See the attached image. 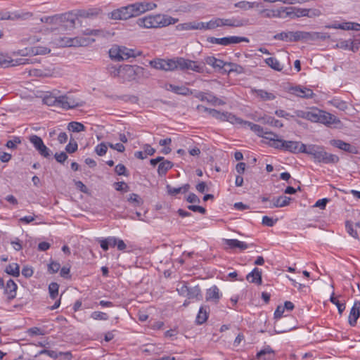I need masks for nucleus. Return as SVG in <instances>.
<instances>
[{
	"instance_id": "f257e3e1",
	"label": "nucleus",
	"mask_w": 360,
	"mask_h": 360,
	"mask_svg": "<svg viewBox=\"0 0 360 360\" xmlns=\"http://www.w3.org/2000/svg\"><path fill=\"white\" fill-rule=\"evenodd\" d=\"M177 19L162 14L149 15L138 18L136 24L139 27L146 29L158 28L175 24Z\"/></svg>"
},
{
	"instance_id": "f03ea898",
	"label": "nucleus",
	"mask_w": 360,
	"mask_h": 360,
	"mask_svg": "<svg viewBox=\"0 0 360 360\" xmlns=\"http://www.w3.org/2000/svg\"><path fill=\"white\" fill-rule=\"evenodd\" d=\"M303 153L312 156L314 160L318 162L329 164L337 163L339 161L338 155L326 152L323 147L319 145H305V150Z\"/></svg>"
},
{
	"instance_id": "7ed1b4c3",
	"label": "nucleus",
	"mask_w": 360,
	"mask_h": 360,
	"mask_svg": "<svg viewBox=\"0 0 360 360\" xmlns=\"http://www.w3.org/2000/svg\"><path fill=\"white\" fill-rule=\"evenodd\" d=\"M120 78L122 82H131L141 78H148V72L143 68L138 65H124L121 67Z\"/></svg>"
},
{
	"instance_id": "20e7f679",
	"label": "nucleus",
	"mask_w": 360,
	"mask_h": 360,
	"mask_svg": "<svg viewBox=\"0 0 360 360\" xmlns=\"http://www.w3.org/2000/svg\"><path fill=\"white\" fill-rule=\"evenodd\" d=\"M132 17H136L141 14L152 11L157 7L156 4L152 1H138L129 4Z\"/></svg>"
},
{
	"instance_id": "39448f33",
	"label": "nucleus",
	"mask_w": 360,
	"mask_h": 360,
	"mask_svg": "<svg viewBox=\"0 0 360 360\" xmlns=\"http://www.w3.org/2000/svg\"><path fill=\"white\" fill-rule=\"evenodd\" d=\"M59 107L68 110L84 105V102L79 98H74L70 93L58 96Z\"/></svg>"
},
{
	"instance_id": "423d86ee",
	"label": "nucleus",
	"mask_w": 360,
	"mask_h": 360,
	"mask_svg": "<svg viewBox=\"0 0 360 360\" xmlns=\"http://www.w3.org/2000/svg\"><path fill=\"white\" fill-rule=\"evenodd\" d=\"M177 65L179 69L183 71L192 70L195 72L201 73L204 70V66L198 64L197 62L182 57L177 58Z\"/></svg>"
},
{
	"instance_id": "0eeeda50",
	"label": "nucleus",
	"mask_w": 360,
	"mask_h": 360,
	"mask_svg": "<svg viewBox=\"0 0 360 360\" xmlns=\"http://www.w3.org/2000/svg\"><path fill=\"white\" fill-rule=\"evenodd\" d=\"M207 41L212 44H217L222 46H229L232 44L249 42V39L245 37L231 36L223 38L209 37L207 39Z\"/></svg>"
},
{
	"instance_id": "6e6552de",
	"label": "nucleus",
	"mask_w": 360,
	"mask_h": 360,
	"mask_svg": "<svg viewBox=\"0 0 360 360\" xmlns=\"http://www.w3.org/2000/svg\"><path fill=\"white\" fill-rule=\"evenodd\" d=\"M304 35L305 34H303V31L282 32L275 34L274 39L286 42H292L303 40Z\"/></svg>"
},
{
	"instance_id": "1a4fd4ad",
	"label": "nucleus",
	"mask_w": 360,
	"mask_h": 360,
	"mask_svg": "<svg viewBox=\"0 0 360 360\" xmlns=\"http://www.w3.org/2000/svg\"><path fill=\"white\" fill-rule=\"evenodd\" d=\"M108 18L115 20H126L133 17L129 6L127 5L108 13Z\"/></svg>"
},
{
	"instance_id": "9d476101",
	"label": "nucleus",
	"mask_w": 360,
	"mask_h": 360,
	"mask_svg": "<svg viewBox=\"0 0 360 360\" xmlns=\"http://www.w3.org/2000/svg\"><path fill=\"white\" fill-rule=\"evenodd\" d=\"M103 14V9L100 7H91L84 9L77 10L75 13L77 18L95 19Z\"/></svg>"
},
{
	"instance_id": "9b49d317",
	"label": "nucleus",
	"mask_w": 360,
	"mask_h": 360,
	"mask_svg": "<svg viewBox=\"0 0 360 360\" xmlns=\"http://www.w3.org/2000/svg\"><path fill=\"white\" fill-rule=\"evenodd\" d=\"M29 140L41 156L44 158L50 156V150L45 146L41 137L37 135H32L30 136Z\"/></svg>"
},
{
	"instance_id": "f8f14e48",
	"label": "nucleus",
	"mask_w": 360,
	"mask_h": 360,
	"mask_svg": "<svg viewBox=\"0 0 360 360\" xmlns=\"http://www.w3.org/2000/svg\"><path fill=\"white\" fill-rule=\"evenodd\" d=\"M289 93L302 98H311L314 96L311 89L300 85L291 86Z\"/></svg>"
},
{
	"instance_id": "ddd939ff",
	"label": "nucleus",
	"mask_w": 360,
	"mask_h": 360,
	"mask_svg": "<svg viewBox=\"0 0 360 360\" xmlns=\"http://www.w3.org/2000/svg\"><path fill=\"white\" fill-rule=\"evenodd\" d=\"M305 150V144L300 141H285L284 142V151H288L292 153H303Z\"/></svg>"
},
{
	"instance_id": "4468645a",
	"label": "nucleus",
	"mask_w": 360,
	"mask_h": 360,
	"mask_svg": "<svg viewBox=\"0 0 360 360\" xmlns=\"http://www.w3.org/2000/svg\"><path fill=\"white\" fill-rule=\"evenodd\" d=\"M195 97L201 101H207L213 105H223L226 103L223 100L209 93L199 92Z\"/></svg>"
},
{
	"instance_id": "2eb2a0df",
	"label": "nucleus",
	"mask_w": 360,
	"mask_h": 360,
	"mask_svg": "<svg viewBox=\"0 0 360 360\" xmlns=\"http://www.w3.org/2000/svg\"><path fill=\"white\" fill-rule=\"evenodd\" d=\"M319 114V123L324 124L326 125L330 126L333 124H337L340 122V120L333 115L323 110H320L318 112Z\"/></svg>"
},
{
	"instance_id": "dca6fc26",
	"label": "nucleus",
	"mask_w": 360,
	"mask_h": 360,
	"mask_svg": "<svg viewBox=\"0 0 360 360\" xmlns=\"http://www.w3.org/2000/svg\"><path fill=\"white\" fill-rule=\"evenodd\" d=\"M330 144L345 152H349L354 154H356L357 152V150L355 146H353L349 143H346L340 139L330 140Z\"/></svg>"
},
{
	"instance_id": "f3484780",
	"label": "nucleus",
	"mask_w": 360,
	"mask_h": 360,
	"mask_svg": "<svg viewBox=\"0 0 360 360\" xmlns=\"http://www.w3.org/2000/svg\"><path fill=\"white\" fill-rule=\"evenodd\" d=\"M55 74V69L52 68H46L43 69H31L29 70V75L33 77H51L54 76Z\"/></svg>"
},
{
	"instance_id": "a211bd4d",
	"label": "nucleus",
	"mask_w": 360,
	"mask_h": 360,
	"mask_svg": "<svg viewBox=\"0 0 360 360\" xmlns=\"http://www.w3.org/2000/svg\"><path fill=\"white\" fill-rule=\"evenodd\" d=\"M275 355L274 350L268 345L257 353L256 359L257 360H274Z\"/></svg>"
},
{
	"instance_id": "6ab92c4d",
	"label": "nucleus",
	"mask_w": 360,
	"mask_h": 360,
	"mask_svg": "<svg viewBox=\"0 0 360 360\" xmlns=\"http://www.w3.org/2000/svg\"><path fill=\"white\" fill-rule=\"evenodd\" d=\"M58 21L60 26L64 25L65 22L69 23L70 26L74 27L75 24V19L77 18L73 12H68L63 14L57 15Z\"/></svg>"
},
{
	"instance_id": "aec40b11",
	"label": "nucleus",
	"mask_w": 360,
	"mask_h": 360,
	"mask_svg": "<svg viewBox=\"0 0 360 360\" xmlns=\"http://www.w3.org/2000/svg\"><path fill=\"white\" fill-rule=\"evenodd\" d=\"M224 244L228 246L230 249H236L238 248L240 250H245L248 249L250 246H252V244L248 245L245 242L240 241L237 239H224Z\"/></svg>"
},
{
	"instance_id": "412c9836",
	"label": "nucleus",
	"mask_w": 360,
	"mask_h": 360,
	"mask_svg": "<svg viewBox=\"0 0 360 360\" xmlns=\"http://www.w3.org/2000/svg\"><path fill=\"white\" fill-rule=\"evenodd\" d=\"M360 316V301H355L349 316V323L354 326Z\"/></svg>"
},
{
	"instance_id": "4be33fe9",
	"label": "nucleus",
	"mask_w": 360,
	"mask_h": 360,
	"mask_svg": "<svg viewBox=\"0 0 360 360\" xmlns=\"http://www.w3.org/2000/svg\"><path fill=\"white\" fill-rule=\"evenodd\" d=\"M221 297V294L219 292V289L216 285H213L210 288L207 290V292H206L207 301H213L215 303H217V302H218V301Z\"/></svg>"
},
{
	"instance_id": "5701e85b",
	"label": "nucleus",
	"mask_w": 360,
	"mask_h": 360,
	"mask_svg": "<svg viewBox=\"0 0 360 360\" xmlns=\"http://www.w3.org/2000/svg\"><path fill=\"white\" fill-rule=\"evenodd\" d=\"M246 279L250 283H255L257 285L262 284V271L258 268H255L250 273H249Z\"/></svg>"
},
{
	"instance_id": "b1692460",
	"label": "nucleus",
	"mask_w": 360,
	"mask_h": 360,
	"mask_svg": "<svg viewBox=\"0 0 360 360\" xmlns=\"http://www.w3.org/2000/svg\"><path fill=\"white\" fill-rule=\"evenodd\" d=\"M167 89L182 96H188L193 94L192 91L185 86H177L170 84L167 87Z\"/></svg>"
},
{
	"instance_id": "393cba45",
	"label": "nucleus",
	"mask_w": 360,
	"mask_h": 360,
	"mask_svg": "<svg viewBox=\"0 0 360 360\" xmlns=\"http://www.w3.org/2000/svg\"><path fill=\"white\" fill-rule=\"evenodd\" d=\"M303 34H305V35L303 37V40H305V41H308V40L314 41V40H316V39L325 40L330 37V36L327 33H324V32H303Z\"/></svg>"
},
{
	"instance_id": "a878e982",
	"label": "nucleus",
	"mask_w": 360,
	"mask_h": 360,
	"mask_svg": "<svg viewBox=\"0 0 360 360\" xmlns=\"http://www.w3.org/2000/svg\"><path fill=\"white\" fill-rule=\"evenodd\" d=\"M234 6L243 11H248L253 8H260L262 7V4L257 1L250 2L246 1H241L236 3Z\"/></svg>"
},
{
	"instance_id": "bb28decb",
	"label": "nucleus",
	"mask_w": 360,
	"mask_h": 360,
	"mask_svg": "<svg viewBox=\"0 0 360 360\" xmlns=\"http://www.w3.org/2000/svg\"><path fill=\"white\" fill-rule=\"evenodd\" d=\"M95 41L94 39H85V38H70L66 43V46H87L89 43L94 42Z\"/></svg>"
},
{
	"instance_id": "cd10ccee",
	"label": "nucleus",
	"mask_w": 360,
	"mask_h": 360,
	"mask_svg": "<svg viewBox=\"0 0 360 360\" xmlns=\"http://www.w3.org/2000/svg\"><path fill=\"white\" fill-rule=\"evenodd\" d=\"M205 62L207 65L212 66L214 68H218V69H222L224 68L226 65H227L226 63L223 61L222 60L216 58L214 56H207L205 58ZM229 65V63H228Z\"/></svg>"
},
{
	"instance_id": "c85d7f7f",
	"label": "nucleus",
	"mask_w": 360,
	"mask_h": 360,
	"mask_svg": "<svg viewBox=\"0 0 360 360\" xmlns=\"http://www.w3.org/2000/svg\"><path fill=\"white\" fill-rule=\"evenodd\" d=\"M120 52H121V59L122 60H127L129 58H135L138 56H141V51H137L136 50H134V49H128L125 46H120Z\"/></svg>"
},
{
	"instance_id": "c756f323",
	"label": "nucleus",
	"mask_w": 360,
	"mask_h": 360,
	"mask_svg": "<svg viewBox=\"0 0 360 360\" xmlns=\"http://www.w3.org/2000/svg\"><path fill=\"white\" fill-rule=\"evenodd\" d=\"M291 198L287 196H280L277 198H274L272 201V204H271L269 207H283L287 206L290 204Z\"/></svg>"
},
{
	"instance_id": "7c9ffc66",
	"label": "nucleus",
	"mask_w": 360,
	"mask_h": 360,
	"mask_svg": "<svg viewBox=\"0 0 360 360\" xmlns=\"http://www.w3.org/2000/svg\"><path fill=\"white\" fill-rule=\"evenodd\" d=\"M33 15L32 13L28 11H15L10 13L11 20H25Z\"/></svg>"
},
{
	"instance_id": "2f4dec72",
	"label": "nucleus",
	"mask_w": 360,
	"mask_h": 360,
	"mask_svg": "<svg viewBox=\"0 0 360 360\" xmlns=\"http://www.w3.org/2000/svg\"><path fill=\"white\" fill-rule=\"evenodd\" d=\"M259 14L263 18H283V15H281L280 8L278 9H262L259 11Z\"/></svg>"
},
{
	"instance_id": "473e14b6",
	"label": "nucleus",
	"mask_w": 360,
	"mask_h": 360,
	"mask_svg": "<svg viewBox=\"0 0 360 360\" xmlns=\"http://www.w3.org/2000/svg\"><path fill=\"white\" fill-rule=\"evenodd\" d=\"M252 92L264 101H273L276 98V96L273 93L268 92L263 89H254Z\"/></svg>"
},
{
	"instance_id": "72a5a7b5",
	"label": "nucleus",
	"mask_w": 360,
	"mask_h": 360,
	"mask_svg": "<svg viewBox=\"0 0 360 360\" xmlns=\"http://www.w3.org/2000/svg\"><path fill=\"white\" fill-rule=\"evenodd\" d=\"M219 20L221 22L219 23V27L221 26H229V27H241L244 25L243 20L231 18V19H223L219 18Z\"/></svg>"
},
{
	"instance_id": "f704fd0d",
	"label": "nucleus",
	"mask_w": 360,
	"mask_h": 360,
	"mask_svg": "<svg viewBox=\"0 0 360 360\" xmlns=\"http://www.w3.org/2000/svg\"><path fill=\"white\" fill-rule=\"evenodd\" d=\"M35 61L32 58H19L16 59H12L9 61H4L2 64L6 65V66H16L20 65H25L33 63Z\"/></svg>"
},
{
	"instance_id": "c9c22d12",
	"label": "nucleus",
	"mask_w": 360,
	"mask_h": 360,
	"mask_svg": "<svg viewBox=\"0 0 360 360\" xmlns=\"http://www.w3.org/2000/svg\"><path fill=\"white\" fill-rule=\"evenodd\" d=\"M16 290H17L16 283L12 279L8 280L6 283V288H5V293H6L8 295V298L9 300H11V299H13L15 297Z\"/></svg>"
},
{
	"instance_id": "e433bc0d",
	"label": "nucleus",
	"mask_w": 360,
	"mask_h": 360,
	"mask_svg": "<svg viewBox=\"0 0 360 360\" xmlns=\"http://www.w3.org/2000/svg\"><path fill=\"white\" fill-rule=\"evenodd\" d=\"M336 46L340 49H342L345 50H351L353 52H355L358 50V46H354V41L349 40H340L337 44Z\"/></svg>"
},
{
	"instance_id": "4c0bfd02",
	"label": "nucleus",
	"mask_w": 360,
	"mask_h": 360,
	"mask_svg": "<svg viewBox=\"0 0 360 360\" xmlns=\"http://www.w3.org/2000/svg\"><path fill=\"white\" fill-rule=\"evenodd\" d=\"M258 121L278 128H281L283 127V124L280 120H276L274 117L271 116H264L260 117L259 118Z\"/></svg>"
},
{
	"instance_id": "58836bf2",
	"label": "nucleus",
	"mask_w": 360,
	"mask_h": 360,
	"mask_svg": "<svg viewBox=\"0 0 360 360\" xmlns=\"http://www.w3.org/2000/svg\"><path fill=\"white\" fill-rule=\"evenodd\" d=\"M190 188L191 186L188 184H186L179 188H173L169 185L167 186V193L171 195H175L179 193H185L189 191Z\"/></svg>"
},
{
	"instance_id": "ea45409f",
	"label": "nucleus",
	"mask_w": 360,
	"mask_h": 360,
	"mask_svg": "<svg viewBox=\"0 0 360 360\" xmlns=\"http://www.w3.org/2000/svg\"><path fill=\"white\" fill-rule=\"evenodd\" d=\"M202 27V24H199V22H189L177 25L179 30H199Z\"/></svg>"
},
{
	"instance_id": "a19ab883",
	"label": "nucleus",
	"mask_w": 360,
	"mask_h": 360,
	"mask_svg": "<svg viewBox=\"0 0 360 360\" xmlns=\"http://www.w3.org/2000/svg\"><path fill=\"white\" fill-rule=\"evenodd\" d=\"M186 297L188 299H196L200 300L202 299V294L200 288L198 285L194 287H189Z\"/></svg>"
},
{
	"instance_id": "79ce46f5",
	"label": "nucleus",
	"mask_w": 360,
	"mask_h": 360,
	"mask_svg": "<svg viewBox=\"0 0 360 360\" xmlns=\"http://www.w3.org/2000/svg\"><path fill=\"white\" fill-rule=\"evenodd\" d=\"M266 64L276 71H281L283 70V66L281 64V63L274 57H270L265 59Z\"/></svg>"
},
{
	"instance_id": "37998d69",
	"label": "nucleus",
	"mask_w": 360,
	"mask_h": 360,
	"mask_svg": "<svg viewBox=\"0 0 360 360\" xmlns=\"http://www.w3.org/2000/svg\"><path fill=\"white\" fill-rule=\"evenodd\" d=\"M244 126H248L250 127V129L254 131L257 136L262 137L264 134V129L262 127H261L259 124H254L252 122H250L249 121H245L244 122Z\"/></svg>"
},
{
	"instance_id": "c03bdc74",
	"label": "nucleus",
	"mask_w": 360,
	"mask_h": 360,
	"mask_svg": "<svg viewBox=\"0 0 360 360\" xmlns=\"http://www.w3.org/2000/svg\"><path fill=\"white\" fill-rule=\"evenodd\" d=\"M173 167V163L169 160H164L158 165V172L160 176L165 175L166 173Z\"/></svg>"
},
{
	"instance_id": "a18cd8bd",
	"label": "nucleus",
	"mask_w": 360,
	"mask_h": 360,
	"mask_svg": "<svg viewBox=\"0 0 360 360\" xmlns=\"http://www.w3.org/2000/svg\"><path fill=\"white\" fill-rule=\"evenodd\" d=\"M50 51H51V49L46 46H38L32 47L29 50V53L31 55H33V56L45 55V54L50 53ZM26 54H28V53H27Z\"/></svg>"
},
{
	"instance_id": "49530a36",
	"label": "nucleus",
	"mask_w": 360,
	"mask_h": 360,
	"mask_svg": "<svg viewBox=\"0 0 360 360\" xmlns=\"http://www.w3.org/2000/svg\"><path fill=\"white\" fill-rule=\"evenodd\" d=\"M225 115L224 121L229 122L233 124L244 125L245 121L243 120L241 118L229 112H226Z\"/></svg>"
},
{
	"instance_id": "de8ad7c7",
	"label": "nucleus",
	"mask_w": 360,
	"mask_h": 360,
	"mask_svg": "<svg viewBox=\"0 0 360 360\" xmlns=\"http://www.w3.org/2000/svg\"><path fill=\"white\" fill-rule=\"evenodd\" d=\"M295 7H280L281 15H283L282 18H290L291 19L295 18Z\"/></svg>"
},
{
	"instance_id": "09e8293b",
	"label": "nucleus",
	"mask_w": 360,
	"mask_h": 360,
	"mask_svg": "<svg viewBox=\"0 0 360 360\" xmlns=\"http://www.w3.org/2000/svg\"><path fill=\"white\" fill-rule=\"evenodd\" d=\"M5 271L8 274L18 277L20 275V266L17 263H13L6 267Z\"/></svg>"
},
{
	"instance_id": "8fccbe9b",
	"label": "nucleus",
	"mask_w": 360,
	"mask_h": 360,
	"mask_svg": "<svg viewBox=\"0 0 360 360\" xmlns=\"http://www.w3.org/2000/svg\"><path fill=\"white\" fill-rule=\"evenodd\" d=\"M221 21L219 20V18L212 19L207 22H199V24L202 25V27L200 30H213L216 27H219V23Z\"/></svg>"
},
{
	"instance_id": "3c124183",
	"label": "nucleus",
	"mask_w": 360,
	"mask_h": 360,
	"mask_svg": "<svg viewBox=\"0 0 360 360\" xmlns=\"http://www.w3.org/2000/svg\"><path fill=\"white\" fill-rule=\"evenodd\" d=\"M208 318V313L204 307H201L196 316V322L198 324L204 323Z\"/></svg>"
},
{
	"instance_id": "603ef678",
	"label": "nucleus",
	"mask_w": 360,
	"mask_h": 360,
	"mask_svg": "<svg viewBox=\"0 0 360 360\" xmlns=\"http://www.w3.org/2000/svg\"><path fill=\"white\" fill-rule=\"evenodd\" d=\"M150 65L157 70L166 71V60L156 59L150 62Z\"/></svg>"
},
{
	"instance_id": "864d4df0",
	"label": "nucleus",
	"mask_w": 360,
	"mask_h": 360,
	"mask_svg": "<svg viewBox=\"0 0 360 360\" xmlns=\"http://www.w3.org/2000/svg\"><path fill=\"white\" fill-rule=\"evenodd\" d=\"M121 67L122 66H116L114 65H108L107 67V70L110 75L112 77H120L121 75Z\"/></svg>"
},
{
	"instance_id": "5fc2aeb1",
	"label": "nucleus",
	"mask_w": 360,
	"mask_h": 360,
	"mask_svg": "<svg viewBox=\"0 0 360 360\" xmlns=\"http://www.w3.org/2000/svg\"><path fill=\"white\" fill-rule=\"evenodd\" d=\"M68 129L73 132H80L84 131L85 127L80 122H72L68 124Z\"/></svg>"
},
{
	"instance_id": "6e6d98bb",
	"label": "nucleus",
	"mask_w": 360,
	"mask_h": 360,
	"mask_svg": "<svg viewBox=\"0 0 360 360\" xmlns=\"http://www.w3.org/2000/svg\"><path fill=\"white\" fill-rule=\"evenodd\" d=\"M44 101L48 105L59 107L58 96H54V95L46 96L44 98Z\"/></svg>"
},
{
	"instance_id": "4d7b16f0",
	"label": "nucleus",
	"mask_w": 360,
	"mask_h": 360,
	"mask_svg": "<svg viewBox=\"0 0 360 360\" xmlns=\"http://www.w3.org/2000/svg\"><path fill=\"white\" fill-rule=\"evenodd\" d=\"M284 142H285V140L279 139L278 136L274 141H272L271 142H269L268 145L270 147H272L274 148L283 150Z\"/></svg>"
},
{
	"instance_id": "13d9d810",
	"label": "nucleus",
	"mask_w": 360,
	"mask_h": 360,
	"mask_svg": "<svg viewBox=\"0 0 360 360\" xmlns=\"http://www.w3.org/2000/svg\"><path fill=\"white\" fill-rule=\"evenodd\" d=\"M58 288L59 285L57 283L52 282L49 285V292L50 295V297L52 299H56L58 295Z\"/></svg>"
},
{
	"instance_id": "bf43d9fd",
	"label": "nucleus",
	"mask_w": 360,
	"mask_h": 360,
	"mask_svg": "<svg viewBox=\"0 0 360 360\" xmlns=\"http://www.w3.org/2000/svg\"><path fill=\"white\" fill-rule=\"evenodd\" d=\"M40 20H41V22L49 24V25L60 26L59 22L58 21L57 15H55L53 16L43 17V18H41Z\"/></svg>"
},
{
	"instance_id": "052dcab7",
	"label": "nucleus",
	"mask_w": 360,
	"mask_h": 360,
	"mask_svg": "<svg viewBox=\"0 0 360 360\" xmlns=\"http://www.w3.org/2000/svg\"><path fill=\"white\" fill-rule=\"evenodd\" d=\"M110 57L112 59H115L117 60H122L121 59V52H120V46H114L111 48L109 51Z\"/></svg>"
},
{
	"instance_id": "680f3d73",
	"label": "nucleus",
	"mask_w": 360,
	"mask_h": 360,
	"mask_svg": "<svg viewBox=\"0 0 360 360\" xmlns=\"http://www.w3.org/2000/svg\"><path fill=\"white\" fill-rule=\"evenodd\" d=\"M176 69H179V65H177V58L166 60V71H173Z\"/></svg>"
},
{
	"instance_id": "e2e57ef3",
	"label": "nucleus",
	"mask_w": 360,
	"mask_h": 360,
	"mask_svg": "<svg viewBox=\"0 0 360 360\" xmlns=\"http://www.w3.org/2000/svg\"><path fill=\"white\" fill-rule=\"evenodd\" d=\"M321 110L319 109H314L311 111H308V114L307 115V120H309L311 122H319V113L318 112H320Z\"/></svg>"
},
{
	"instance_id": "0e129e2a",
	"label": "nucleus",
	"mask_w": 360,
	"mask_h": 360,
	"mask_svg": "<svg viewBox=\"0 0 360 360\" xmlns=\"http://www.w3.org/2000/svg\"><path fill=\"white\" fill-rule=\"evenodd\" d=\"M91 318L94 320L106 321L109 316L106 313L101 311H94L91 314Z\"/></svg>"
},
{
	"instance_id": "69168bd1",
	"label": "nucleus",
	"mask_w": 360,
	"mask_h": 360,
	"mask_svg": "<svg viewBox=\"0 0 360 360\" xmlns=\"http://www.w3.org/2000/svg\"><path fill=\"white\" fill-rule=\"evenodd\" d=\"M328 27L335 29H341L345 30H350L352 28V22L335 23Z\"/></svg>"
},
{
	"instance_id": "338daca9",
	"label": "nucleus",
	"mask_w": 360,
	"mask_h": 360,
	"mask_svg": "<svg viewBox=\"0 0 360 360\" xmlns=\"http://www.w3.org/2000/svg\"><path fill=\"white\" fill-rule=\"evenodd\" d=\"M21 143V139L18 136H14L12 140L7 141L6 146L10 149L17 148V146Z\"/></svg>"
},
{
	"instance_id": "774afa93",
	"label": "nucleus",
	"mask_w": 360,
	"mask_h": 360,
	"mask_svg": "<svg viewBox=\"0 0 360 360\" xmlns=\"http://www.w3.org/2000/svg\"><path fill=\"white\" fill-rule=\"evenodd\" d=\"M108 147L105 143H101L95 148V152L99 156L104 155L106 153Z\"/></svg>"
}]
</instances>
